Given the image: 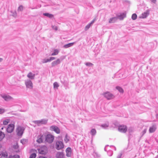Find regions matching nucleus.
Returning <instances> with one entry per match:
<instances>
[{"mask_svg":"<svg viewBox=\"0 0 158 158\" xmlns=\"http://www.w3.org/2000/svg\"><path fill=\"white\" fill-rule=\"evenodd\" d=\"M15 128V125L14 124H11L9 125L6 129V131L7 132L11 133L13 131Z\"/></svg>","mask_w":158,"mask_h":158,"instance_id":"nucleus-11","label":"nucleus"},{"mask_svg":"<svg viewBox=\"0 0 158 158\" xmlns=\"http://www.w3.org/2000/svg\"><path fill=\"white\" fill-rule=\"evenodd\" d=\"M19 156L17 154L10 157V158H19Z\"/></svg>","mask_w":158,"mask_h":158,"instance_id":"nucleus-40","label":"nucleus"},{"mask_svg":"<svg viewBox=\"0 0 158 158\" xmlns=\"http://www.w3.org/2000/svg\"><path fill=\"white\" fill-rule=\"evenodd\" d=\"M114 148L115 150H116V148L113 146H109V145H107L104 148V150L105 151H107V150L108 151L107 152V154L109 156H111L113 154V152L110 149V148Z\"/></svg>","mask_w":158,"mask_h":158,"instance_id":"nucleus-2","label":"nucleus"},{"mask_svg":"<svg viewBox=\"0 0 158 158\" xmlns=\"http://www.w3.org/2000/svg\"><path fill=\"white\" fill-rule=\"evenodd\" d=\"M45 135H40L37 137V142L39 143H45Z\"/></svg>","mask_w":158,"mask_h":158,"instance_id":"nucleus-6","label":"nucleus"},{"mask_svg":"<svg viewBox=\"0 0 158 158\" xmlns=\"http://www.w3.org/2000/svg\"><path fill=\"white\" fill-rule=\"evenodd\" d=\"M10 119L7 118L3 120V124L4 125H6L10 123Z\"/></svg>","mask_w":158,"mask_h":158,"instance_id":"nucleus-23","label":"nucleus"},{"mask_svg":"<svg viewBox=\"0 0 158 158\" xmlns=\"http://www.w3.org/2000/svg\"><path fill=\"white\" fill-rule=\"evenodd\" d=\"M1 155H0L1 156ZM7 154L6 152H3L2 153L1 158H7Z\"/></svg>","mask_w":158,"mask_h":158,"instance_id":"nucleus-28","label":"nucleus"},{"mask_svg":"<svg viewBox=\"0 0 158 158\" xmlns=\"http://www.w3.org/2000/svg\"><path fill=\"white\" fill-rule=\"evenodd\" d=\"M55 59V57H50L49 59H48L49 62H50L52 60H53Z\"/></svg>","mask_w":158,"mask_h":158,"instance_id":"nucleus-45","label":"nucleus"},{"mask_svg":"<svg viewBox=\"0 0 158 158\" xmlns=\"http://www.w3.org/2000/svg\"><path fill=\"white\" fill-rule=\"evenodd\" d=\"M27 142V140L26 139H23L21 140V142L23 144H25Z\"/></svg>","mask_w":158,"mask_h":158,"instance_id":"nucleus-41","label":"nucleus"},{"mask_svg":"<svg viewBox=\"0 0 158 158\" xmlns=\"http://www.w3.org/2000/svg\"><path fill=\"white\" fill-rule=\"evenodd\" d=\"M41 62L42 63H45L49 61L48 59L44 58L42 60Z\"/></svg>","mask_w":158,"mask_h":158,"instance_id":"nucleus-33","label":"nucleus"},{"mask_svg":"<svg viewBox=\"0 0 158 158\" xmlns=\"http://www.w3.org/2000/svg\"><path fill=\"white\" fill-rule=\"evenodd\" d=\"M157 127L156 124H154L149 127V132L150 133H153L155 131Z\"/></svg>","mask_w":158,"mask_h":158,"instance_id":"nucleus-12","label":"nucleus"},{"mask_svg":"<svg viewBox=\"0 0 158 158\" xmlns=\"http://www.w3.org/2000/svg\"><path fill=\"white\" fill-rule=\"evenodd\" d=\"M1 96L5 101H6L10 100L12 98L10 96L4 94L1 95Z\"/></svg>","mask_w":158,"mask_h":158,"instance_id":"nucleus-14","label":"nucleus"},{"mask_svg":"<svg viewBox=\"0 0 158 158\" xmlns=\"http://www.w3.org/2000/svg\"><path fill=\"white\" fill-rule=\"evenodd\" d=\"M133 131V129L131 127L129 128L128 129V131L129 133Z\"/></svg>","mask_w":158,"mask_h":158,"instance_id":"nucleus-43","label":"nucleus"},{"mask_svg":"<svg viewBox=\"0 0 158 158\" xmlns=\"http://www.w3.org/2000/svg\"><path fill=\"white\" fill-rule=\"evenodd\" d=\"M5 110L4 109L0 108V114H2L5 112Z\"/></svg>","mask_w":158,"mask_h":158,"instance_id":"nucleus-44","label":"nucleus"},{"mask_svg":"<svg viewBox=\"0 0 158 158\" xmlns=\"http://www.w3.org/2000/svg\"><path fill=\"white\" fill-rule=\"evenodd\" d=\"M99 51H98V52H97V53H98V52H99Z\"/></svg>","mask_w":158,"mask_h":158,"instance_id":"nucleus-53","label":"nucleus"},{"mask_svg":"<svg viewBox=\"0 0 158 158\" xmlns=\"http://www.w3.org/2000/svg\"><path fill=\"white\" fill-rule=\"evenodd\" d=\"M109 126V123H108L102 124L101 125V127L104 129H106Z\"/></svg>","mask_w":158,"mask_h":158,"instance_id":"nucleus-25","label":"nucleus"},{"mask_svg":"<svg viewBox=\"0 0 158 158\" xmlns=\"http://www.w3.org/2000/svg\"><path fill=\"white\" fill-rule=\"evenodd\" d=\"M91 26V25L90 23H89L88 25H87L85 27V30L87 31V30Z\"/></svg>","mask_w":158,"mask_h":158,"instance_id":"nucleus-37","label":"nucleus"},{"mask_svg":"<svg viewBox=\"0 0 158 158\" xmlns=\"http://www.w3.org/2000/svg\"><path fill=\"white\" fill-rule=\"evenodd\" d=\"M117 17H113L110 19L109 23H115L117 20Z\"/></svg>","mask_w":158,"mask_h":158,"instance_id":"nucleus-24","label":"nucleus"},{"mask_svg":"<svg viewBox=\"0 0 158 158\" xmlns=\"http://www.w3.org/2000/svg\"><path fill=\"white\" fill-rule=\"evenodd\" d=\"M156 117L157 118H158V114L156 115Z\"/></svg>","mask_w":158,"mask_h":158,"instance_id":"nucleus-52","label":"nucleus"},{"mask_svg":"<svg viewBox=\"0 0 158 158\" xmlns=\"http://www.w3.org/2000/svg\"><path fill=\"white\" fill-rule=\"evenodd\" d=\"M59 85L57 82H55L53 84V87L54 88H57Z\"/></svg>","mask_w":158,"mask_h":158,"instance_id":"nucleus-38","label":"nucleus"},{"mask_svg":"<svg viewBox=\"0 0 158 158\" xmlns=\"http://www.w3.org/2000/svg\"><path fill=\"white\" fill-rule=\"evenodd\" d=\"M25 83L27 88L30 89H32L33 85L32 82L30 80L27 79L25 80Z\"/></svg>","mask_w":158,"mask_h":158,"instance_id":"nucleus-5","label":"nucleus"},{"mask_svg":"<svg viewBox=\"0 0 158 158\" xmlns=\"http://www.w3.org/2000/svg\"><path fill=\"white\" fill-rule=\"evenodd\" d=\"M50 129L52 131H54L57 134H59L60 131L59 128L56 126H52L50 127Z\"/></svg>","mask_w":158,"mask_h":158,"instance_id":"nucleus-10","label":"nucleus"},{"mask_svg":"<svg viewBox=\"0 0 158 158\" xmlns=\"http://www.w3.org/2000/svg\"><path fill=\"white\" fill-rule=\"evenodd\" d=\"M64 155L62 152H58L56 154V157L57 158H63Z\"/></svg>","mask_w":158,"mask_h":158,"instance_id":"nucleus-22","label":"nucleus"},{"mask_svg":"<svg viewBox=\"0 0 158 158\" xmlns=\"http://www.w3.org/2000/svg\"><path fill=\"white\" fill-rule=\"evenodd\" d=\"M8 13L11 14L12 16L16 17L17 16V13L16 10H8Z\"/></svg>","mask_w":158,"mask_h":158,"instance_id":"nucleus-19","label":"nucleus"},{"mask_svg":"<svg viewBox=\"0 0 158 158\" xmlns=\"http://www.w3.org/2000/svg\"><path fill=\"white\" fill-rule=\"evenodd\" d=\"M54 139V136L51 134H48L45 135V141L49 143H52Z\"/></svg>","mask_w":158,"mask_h":158,"instance_id":"nucleus-1","label":"nucleus"},{"mask_svg":"<svg viewBox=\"0 0 158 158\" xmlns=\"http://www.w3.org/2000/svg\"><path fill=\"white\" fill-rule=\"evenodd\" d=\"M5 134L2 132V131H0V141H1L5 137Z\"/></svg>","mask_w":158,"mask_h":158,"instance_id":"nucleus-29","label":"nucleus"},{"mask_svg":"<svg viewBox=\"0 0 158 158\" xmlns=\"http://www.w3.org/2000/svg\"><path fill=\"white\" fill-rule=\"evenodd\" d=\"M90 133L92 136H94L96 133V130L94 129H92L90 131Z\"/></svg>","mask_w":158,"mask_h":158,"instance_id":"nucleus-27","label":"nucleus"},{"mask_svg":"<svg viewBox=\"0 0 158 158\" xmlns=\"http://www.w3.org/2000/svg\"><path fill=\"white\" fill-rule=\"evenodd\" d=\"M69 137L68 136L67 134H66L64 139V142L66 143H68L69 141Z\"/></svg>","mask_w":158,"mask_h":158,"instance_id":"nucleus-31","label":"nucleus"},{"mask_svg":"<svg viewBox=\"0 0 158 158\" xmlns=\"http://www.w3.org/2000/svg\"><path fill=\"white\" fill-rule=\"evenodd\" d=\"M24 128L23 127L19 126L16 129V132L17 135L19 136H21L22 135Z\"/></svg>","mask_w":158,"mask_h":158,"instance_id":"nucleus-7","label":"nucleus"},{"mask_svg":"<svg viewBox=\"0 0 158 158\" xmlns=\"http://www.w3.org/2000/svg\"><path fill=\"white\" fill-rule=\"evenodd\" d=\"M48 121V119H43L40 120L34 121H33V123L37 124L38 126H40L42 125L46 124L47 123Z\"/></svg>","mask_w":158,"mask_h":158,"instance_id":"nucleus-3","label":"nucleus"},{"mask_svg":"<svg viewBox=\"0 0 158 158\" xmlns=\"http://www.w3.org/2000/svg\"><path fill=\"white\" fill-rule=\"evenodd\" d=\"M96 20V19H94L91 22V23H89L91 25V26H92V25H93V24L94 23V22H95V21Z\"/></svg>","mask_w":158,"mask_h":158,"instance_id":"nucleus-46","label":"nucleus"},{"mask_svg":"<svg viewBox=\"0 0 158 158\" xmlns=\"http://www.w3.org/2000/svg\"><path fill=\"white\" fill-rule=\"evenodd\" d=\"M60 52V50L58 49H55L53 52L51 54V56H55L58 54Z\"/></svg>","mask_w":158,"mask_h":158,"instance_id":"nucleus-21","label":"nucleus"},{"mask_svg":"<svg viewBox=\"0 0 158 158\" xmlns=\"http://www.w3.org/2000/svg\"><path fill=\"white\" fill-rule=\"evenodd\" d=\"M39 158H47L45 157L40 156L39 157Z\"/></svg>","mask_w":158,"mask_h":158,"instance_id":"nucleus-50","label":"nucleus"},{"mask_svg":"<svg viewBox=\"0 0 158 158\" xmlns=\"http://www.w3.org/2000/svg\"><path fill=\"white\" fill-rule=\"evenodd\" d=\"M121 156H122V154H120L117 156V158H121Z\"/></svg>","mask_w":158,"mask_h":158,"instance_id":"nucleus-48","label":"nucleus"},{"mask_svg":"<svg viewBox=\"0 0 158 158\" xmlns=\"http://www.w3.org/2000/svg\"><path fill=\"white\" fill-rule=\"evenodd\" d=\"M118 131L122 133H125L127 131V128L126 126L120 125L118 127Z\"/></svg>","mask_w":158,"mask_h":158,"instance_id":"nucleus-9","label":"nucleus"},{"mask_svg":"<svg viewBox=\"0 0 158 158\" xmlns=\"http://www.w3.org/2000/svg\"><path fill=\"white\" fill-rule=\"evenodd\" d=\"M55 147L57 150H61L64 147L63 143L60 141H57L56 143Z\"/></svg>","mask_w":158,"mask_h":158,"instance_id":"nucleus-4","label":"nucleus"},{"mask_svg":"<svg viewBox=\"0 0 158 158\" xmlns=\"http://www.w3.org/2000/svg\"><path fill=\"white\" fill-rule=\"evenodd\" d=\"M66 155L67 157H70L71 155L72 149L70 147L68 148L66 150Z\"/></svg>","mask_w":158,"mask_h":158,"instance_id":"nucleus-15","label":"nucleus"},{"mask_svg":"<svg viewBox=\"0 0 158 158\" xmlns=\"http://www.w3.org/2000/svg\"><path fill=\"white\" fill-rule=\"evenodd\" d=\"M44 15L50 18H52L53 17V15L51 14L48 13H44L43 14Z\"/></svg>","mask_w":158,"mask_h":158,"instance_id":"nucleus-30","label":"nucleus"},{"mask_svg":"<svg viewBox=\"0 0 158 158\" xmlns=\"http://www.w3.org/2000/svg\"><path fill=\"white\" fill-rule=\"evenodd\" d=\"M23 7L22 6H20L19 7L18 10H21L22 9H23Z\"/></svg>","mask_w":158,"mask_h":158,"instance_id":"nucleus-47","label":"nucleus"},{"mask_svg":"<svg viewBox=\"0 0 158 158\" xmlns=\"http://www.w3.org/2000/svg\"><path fill=\"white\" fill-rule=\"evenodd\" d=\"M35 77V74L31 72L29 73L27 75V77L30 79H33Z\"/></svg>","mask_w":158,"mask_h":158,"instance_id":"nucleus-18","label":"nucleus"},{"mask_svg":"<svg viewBox=\"0 0 158 158\" xmlns=\"http://www.w3.org/2000/svg\"><path fill=\"white\" fill-rule=\"evenodd\" d=\"M126 17V14L125 13L120 14L117 15V19H118L120 20H123Z\"/></svg>","mask_w":158,"mask_h":158,"instance_id":"nucleus-13","label":"nucleus"},{"mask_svg":"<svg viewBox=\"0 0 158 158\" xmlns=\"http://www.w3.org/2000/svg\"><path fill=\"white\" fill-rule=\"evenodd\" d=\"M137 18V15L135 14H133L131 16V18L133 20H135Z\"/></svg>","mask_w":158,"mask_h":158,"instance_id":"nucleus-34","label":"nucleus"},{"mask_svg":"<svg viewBox=\"0 0 158 158\" xmlns=\"http://www.w3.org/2000/svg\"><path fill=\"white\" fill-rule=\"evenodd\" d=\"M3 60V59L2 58H0V62H2Z\"/></svg>","mask_w":158,"mask_h":158,"instance_id":"nucleus-51","label":"nucleus"},{"mask_svg":"<svg viewBox=\"0 0 158 158\" xmlns=\"http://www.w3.org/2000/svg\"><path fill=\"white\" fill-rule=\"evenodd\" d=\"M151 1L154 3H155L156 2V0H151Z\"/></svg>","mask_w":158,"mask_h":158,"instance_id":"nucleus-49","label":"nucleus"},{"mask_svg":"<svg viewBox=\"0 0 158 158\" xmlns=\"http://www.w3.org/2000/svg\"><path fill=\"white\" fill-rule=\"evenodd\" d=\"M52 27L53 30L55 31H57L58 30V27L56 26L52 25Z\"/></svg>","mask_w":158,"mask_h":158,"instance_id":"nucleus-42","label":"nucleus"},{"mask_svg":"<svg viewBox=\"0 0 158 158\" xmlns=\"http://www.w3.org/2000/svg\"><path fill=\"white\" fill-rule=\"evenodd\" d=\"M147 130V129L146 128L144 129L143 130V131L141 133V136H143L146 133Z\"/></svg>","mask_w":158,"mask_h":158,"instance_id":"nucleus-39","label":"nucleus"},{"mask_svg":"<svg viewBox=\"0 0 158 158\" xmlns=\"http://www.w3.org/2000/svg\"><path fill=\"white\" fill-rule=\"evenodd\" d=\"M36 156V154L35 153H33L31 155L29 158H35Z\"/></svg>","mask_w":158,"mask_h":158,"instance_id":"nucleus-36","label":"nucleus"},{"mask_svg":"<svg viewBox=\"0 0 158 158\" xmlns=\"http://www.w3.org/2000/svg\"><path fill=\"white\" fill-rule=\"evenodd\" d=\"M149 13L148 11H147L146 12L143 13L140 18L142 19L146 18L149 15Z\"/></svg>","mask_w":158,"mask_h":158,"instance_id":"nucleus-17","label":"nucleus"},{"mask_svg":"<svg viewBox=\"0 0 158 158\" xmlns=\"http://www.w3.org/2000/svg\"><path fill=\"white\" fill-rule=\"evenodd\" d=\"M85 65L87 66H92L94 64L90 62H86L85 64Z\"/></svg>","mask_w":158,"mask_h":158,"instance_id":"nucleus-35","label":"nucleus"},{"mask_svg":"<svg viewBox=\"0 0 158 158\" xmlns=\"http://www.w3.org/2000/svg\"><path fill=\"white\" fill-rule=\"evenodd\" d=\"M61 62V61L59 59H58L56 60L53 61L52 63V67H54L58 64H59Z\"/></svg>","mask_w":158,"mask_h":158,"instance_id":"nucleus-16","label":"nucleus"},{"mask_svg":"<svg viewBox=\"0 0 158 158\" xmlns=\"http://www.w3.org/2000/svg\"><path fill=\"white\" fill-rule=\"evenodd\" d=\"M39 152L40 154H43L45 153V151L44 150V148H39L38 149Z\"/></svg>","mask_w":158,"mask_h":158,"instance_id":"nucleus-26","label":"nucleus"},{"mask_svg":"<svg viewBox=\"0 0 158 158\" xmlns=\"http://www.w3.org/2000/svg\"><path fill=\"white\" fill-rule=\"evenodd\" d=\"M76 43V42L70 43L67 44H66L64 45L63 48H68L69 47H71Z\"/></svg>","mask_w":158,"mask_h":158,"instance_id":"nucleus-20","label":"nucleus"},{"mask_svg":"<svg viewBox=\"0 0 158 158\" xmlns=\"http://www.w3.org/2000/svg\"><path fill=\"white\" fill-rule=\"evenodd\" d=\"M103 95L108 100L112 99L114 98L113 95L109 92L103 93Z\"/></svg>","mask_w":158,"mask_h":158,"instance_id":"nucleus-8","label":"nucleus"},{"mask_svg":"<svg viewBox=\"0 0 158 158\" xmlns=\"http://www.w3.org/2000/svg\"><path fill=\"white\" fill-rule=\"evenodd\" d=\"M116 89L118 90V91L120 93H123V89L120 87L117 86Z\"/></svg>","mask_w":158,"mask_h":158,"instance_id":"nucleus-32","label":"nucleus"}]
</instances>
